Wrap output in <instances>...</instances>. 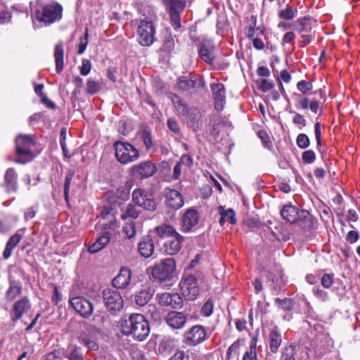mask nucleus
<instances>
[{
  "label": "nucleus",
  "mask_w": 360,
  "mask_h": 360,
  "mask_svg": "<svg viewBox=\"0 0 360 360\" xmlns=\"http://www.w3.org/2000/svg\"><path fill=\"white\" fill-rule=\"evenodd\" d=\"M216 46L211 40L204 39L200 44L198 53L202 60L212 63L215 58Z\"/></svg>",
  "instance_id": "obj_18"
},
{
  "label": "nucleus",
  "mask_w": 360,
  "mask_h": 360,
  "mask_svg": "<svg viewBox=\"0 0 360 360\" xmlns=\"http://www.w3.org/2000/svg\"><path fill=\"white\" fill-rule=\"evenodd\" d=\"M34 142L31 136L18 135L15 139V153L18 158L15 162L25 164L32 161L34 158L31 148Z\"/></svg>",
  "instance_id": "obj_4"
},
{
  "label": "nucleus",
  "mask_w": 360,
  "mask_h": 360,
  "mask_svg": "<svg viewBox=\"0 0 360 360\" xmlns=\"http://www.w3.org/2000/svg\"><path fill=\"white\" fill-rule=\"evenodd\" d=\"M155 27L152 22L141 20L137 30L138 41L143 46H148L154 41Z\"/></svg>",
  "instance_id": "obj_10"
},
{
  "label": "nucleus",
  "mask_w": 360,
  "mask_h": 360,
  "mask_svg": "<svg viewBox=\"0 0 360 360\" xmlns=\"http://www.w3.org/2000/svg\"><path fill=\"white\" fill-rule=\"evenodd\" d=\"M212 212L216 211L217 214L220 216L219 218V224L221 226H223L225 221V208L223 205H219L216 207V209L212 208Z\"/></svg>",
  "instance_id": "obj_60"
},
{
  "label": "nucleus",
  "mask_w": 360,
  "mask_h": 360,
  "mask_svg": "<svg viewBox=\"0 0 360 360\" xmlns=\"http://www.w3.org/2000/svg\"><path fill=\"white\" fill-rule=\"evenodd\" d=\"M213 311V304L212 302L209 300L202 307L201 313L205 316H209Z\"/></svg>",
  "instance_id": "obj_54"
},
{
  "label": "nucleus",
  "mask_w": 360,
  "mask_h": 360,
  "mask_svg": "<svg viewBox=\"0 0 360 360\" xmlns=\"http://www.w3.org/2000/svg\"><path fill=\"white\" fill-rule=\"evenodd\" d=\"M333 274H325L321 279V283L324 288H330L333 283Z\"/></svg>",
  "instance_id": "obj_52"
},
{
  "label": "nucleus",
  "mask_w": 360,
  "mask_h": 360,
  "mask_svg": "<svg viewBox=\"0 0 360 360\" xmlns=\"http://www.w3.org/2000/svg\"><path fill=\"white\" fill-rule=\"evenodd\" d=\"M105 318L103 316L96 314L94 316L93 321L97 326H91L89 330L81 333L78 337V341L80 344L85 346L89 351H97L99 349L98 339L96 336L100 333L99 327H101Z\"/></svg>",
  "instance_id": "obj_3"
},
{
  "label": "nucleus",
  "mask_w": 360,
  "mask_h": 360,
  "mask_svg": "<svg viewBox=\"0 0 360 360\" xmlns=\"http://www.w3.org/2000/svg\"><path fill=\"white\" fill-rule=\"evenodd\" d=\"M184 241V238L180 233H176L165 241L163 244L165 252L168 255L177 254L181 250Z\"/></svg>",
  "instance_id": "obj_19"
},
{
  "label": "nucleus",
  "mask_w": 360,
  "mask_h": 360,
  "mask_svg": "<svg viewBox=\"0 0 360 360\" xmlns=\"http://www.w3.org/2000/svg\"><path fill=\"white\" fill-rule=\"evenodd\" d=\"M257 136L261 140L264 148L271 150L272 148V143L270 140L269 136L264 130H259L257 132Z\"/></svg>",
  "instance_id": "obj_46"
},
{
  "label": "nucleus",
  "mask_w": 360,
  "mask_h": 360,
  "mask_svg": "<svg viewBox=\"0 0 360 360\" xmlns=\"http://www.w3.org/2000/svg\"><path fill=\"white\" fill-rule=\"evenodd\" d=\"M303 354L309 356L308 349L307 347H295L290 345L285 348L282 353L281 360H301L300 357Z\"/></svg>",
  "instance_id": "obj_24"
},
{
  "label": "nucleus",
  "mask_w": 360,
  "mask_h": 360,
  "mask_svg": "<svg viewBox=\"0 0 360 360\" xmlns=\"http://www.w3.org/2000/svg\"><path fill=\"white\" fill-rule=\"evenodd\" d=\"M313 88V85L311 82L306 80H301L297 84V89L302 92L303 94H307Z\"/></svg>",
  "instance_id": "obj_50"
},
{
  "label": "nucleus",
  "mask_w": 360,
  "mask_h": 360,
  "mask_svg": "<svg viewBox=\"0 0 360 360\" xmlns=\"http://www.w3.org/2000/svg\"><path fill=\"white\" fill-rule=\"evenodd\" d=\"M122 333L127 336H132L138 341L144 340L150 333L148 320L141 314H131L122 317L119 321Z\"/></svg>",
  "instance_id": "obj_1"
},
{
  "label": "nucleus",
  "mask_w": 360,
  "mask_h": 360,
  "mask_svg": "<svg viewBox=\"0 0 360 360\" xmlns=\"http://www.w3.org/2000/svg\"><path fill=\"white\" fill-rule=\"evenodd\" d=\"M167 323L175 329L181 328L186 322V316L183 312L171 311L166 317Z\"/></svg>",
  "instance_id": "obj_28"
},
{
  "label": "nucleus",
  "mask_w": 360,
  "mask_h": 360,
  "mask_svg": "<svg viewBox=\"0 0 360 360\" xmlns=\"http://www.w3.org/2000/svg\"><path fill=\"white\" fill-rule=\"evenodd\" d=\"M102 297L105 307L112 314H116L123 308L124 301L117 290L105 289L102 292Z\"/></svg>",
  "instance_id": "obj_8"
},
{
  "label": "nucleus",
  "mask_w": 360,
  "mask_h": 360,
  "mask_svg": "<svg viewBox=\"0 0 360 360\" xmlns=\"http://www.w3.org/2000/svg\"><path fill=\"white\" fill-rule=\"evenodd\" d=\"M131 270L127 267H122L119 274L113 278L112 285L118 289L126 288L131 281Z\"/></svg>",
  "instance_id": "obj_26"
},
{
  "label": "nucleus",
  "mask_w": 360,
  "mask_h": 360,
  "mask_svg": "<svg viewBox=\"0 0 360 360\" xmlns=\"http://www.w3.org/2000/svg\"><path fill=\"white\" fill-rule=\"evenodd\" d=\"M226 221L231 224H236L237 223L236 212L231 208L226 210Z\"/></svg>",
  "instance_id": "obj_63"
},
{
  "label": "nucleus",
  "mask_w": 360,
  "mask_h": 360,
  "mask_svg": "<svg viewBox=\"0 0 360 360\" xmlns=\"http://www.w3.org/2000/svg\"><path fill=\"white\" fill-rule=\"evenodd\" d=\"M172 360H189V355L184 351H177L170 357Z\"/></svg>",
  "instance_id": "obj_64"
},
{
  "label": "nucleus",
  "mask_w": 360,
  "mask_h": 360,
  "mask_svg": "<svg viewBox=\"0 0 360 360\" xmlns=\"http://www.w3.org/2000/svg\"><path fill=\"white\" fill-rule=\"evenodd\" d=\"M206 333L201 326H194L184 333V342L188 345H197L205 340Z\"/></svg>",
  "instance_id": "obj_15"
},
{
  "label": "nucleus",
  "mask_w": 360,
  "mask_h": 360,
  "mask_svg": "<svg viewBox=\"0 0 360 360\" xmlns=\"http://www.w3.org/2000/svg\"><path fill=\"white\" fill-rule=\"evenodd\" d=\"M275 304L278 309H281L284 311H291L294 307L295 302L290 298H276Z\"/></svg>",
  "instance_id": "obj_38"
},
{
  "label": "nucleus",
  "mask_w": 360,
  "mask_h": 360,
  "mask_svg": "<svg viewBox=\"0 0 360 360\" xmlns=\"http://www.w3.org/2000/svg\"><path fill=\"white\" fill-rule=\"evenodd\" d=\"M25 229H18L7 241L6 248L3 252V257L5 259H8L13 250L17 246L25 234Z\"/></svg>",
  "instance_id": "obj_27"
},
{
  "label": "nucleus",
  "mask_w": 360,
  "mask_h": 360,
  "mask_svg": "<svg viewBox=\"0 0 360 360\" xmlns=\"http://www.w3.org/2000/svg\"><path fill=\"white\" fill-rule=\"evenodd\" d=\"M54 58L56 70L58 73H60L63 69L64 63V50L62 43H58L56 45L54 49Z\"/></svg>",
  "instance_id": "obj_36"
},
{
  "label": "nucleus",
  "mask_w": 360,
  "mask_h": 360,
  "mask_svg": "<svg viewBox=\"0 0 360 360\" xmlns=\"http://www.w3.org/2000/svg\"><path fill=\"white\" fill-rule=\"evenodd\" d=\"M202 86L201 79H196L194 76H181L178 79L177 89L181 91H191Z\"/></svg>",
  "instance_id": "obj_23"
},
{
  "label": "nucleus",
  "mask_w": 360,
  "mask_h": 360,
  "mask_svg": "<svg viewBox=\"0 0 360 360\" xmlns=\"http://www.w3.org/2000/svg\"><path fill=\"white\" fill-rule=\"evenodd\" d=\"M211 90L217 110H222L224 105L225 89L223 84L216 83L211 85Z\"/></svg>",
  "instance_id": "obj_25"
},
{
  "label": "nucleus",
  "mask_w": 360,
  "mask_h": 360,
  "mask_svg": "<svg viewBox=\"0 0 360 360\" xmlns=\"http://www.w3.org/2000/svg\"><path fill=\"white\" fill-rule=\"evenodd\" d=\"M199 219V213L195 209H187L181 219V231L184 233L189 232L198 224Z\"/></svg>",
  "instance_id": "obj_16"
},
{
  "label": "nucleus",
  "mask_w": 360,
  "mask_h": 360,
  "mask_svg": "<svg viewBox=\"0 0 360 360\" xmlns=\"http://www.w3.org/2000/svg\"><path fill=\"white\" fill-rule=\"evenodd\" d=\"M309 98L307 97H302L297 101V108L307 110L309 108Z\"/></svg>",
  "instance_id": "obj_62"
},
{
  "label": "nucleus",
  "mask_w": 360,
  "mask_h": 360,
  "mask_svg": "<svg viewBox=\"0 0 360 360\" xmlns=\"http://www.w3.org/2000/svg\"><path fill=\"white\" fill-rule=\"evenodd\" d=\"M313 293L319 300L322 302H326L328 300V292L320 289L319 288H314Z\"/></svg>",
  "instance_id": "obj_55"
},
{
  "label": "nucleus",
  "mask_w": 360,
  "mask_h": 360,
  "mask_svg": "<svg viewBox=\"0 0 360 360\" xmlns=\"http://www.w3.org/2000/svg\"><path fill=\"white\" fill-rule=\"evenodd\" d=\"M133 202L148 211L156 210V203L153 195L142 188H136L132 193Z\"/></svg>",
  "instance_id": "obj_11"
},
{
  "label": "nucleus",
  "mask_w": 360,
  "mask_h": 360,
  "mask_svg": "<svg viewBox=\"0 0 360 360\" xmlns=\"http://www.w3.org/2000/svg\"><path fill=\"white\" fill-rule=\"evenodd\" d=\"M155 247L153 240L150 237L143 238L138 244V251L144 258H149L154 252Z\"/></svg>",
  "instance_id": "obj_29"
},
{
  "label": "nucleus",
  "mask_w": 360,
  "mask_h": 360,
  "mask_svg": "<svg viewBox=\"0 0 360 360\" xmlns=\"http://www.w3.org/2000/svg\"><path fill=\"white\" fill-rule=\"evenodd\" d=\"M91 69V63L88 59H83L82 64L80 68V73L81 75L86 76L87 75Z\"/></svg>",
  "instance_id": "obj_56"
},
{
  "label": "nucleus",
  "mask_w": 360,
  "mask_h": 360,
  "mask_svg": "<svg viewBox=\"0 0 360 360\" xmlns=\"http://www.w3.org/2000/svg\"><path fill=\"white\" fill-rule=\"evenodd\" d=\"M21 290L22 287L20 285H18V283L15 281H11L9 288L7 290L5 295V298L6 301L12 302L13 300H14L16 298V297L21 293Z\"/></svg>",
  "instance_id": "obj_37"
},
{
  "label": "nucleus",
  "mask_w": 360,
  "mask_h": 360,
  "mask_svg": "<svg viewBox=\"0 0 360 360\" xmlns=\"http://www.w3.org/2000/svg\"><path fill=\"white\" fill-rule=\"evenodd\" d=\"M314 134L316 140L317 148L321 146V124L319 122H316L314 125Z\"/></svg>",
  "instance_id": "obj_58"
},
{
  "label": "nucleus",
  "mask_w": 360,
  "mask_h": 360,
  "mask_svg": "<svg viewBox=\"0 0 360 360\" xmlns=\"http://www.w3.org/2000/svg\"><path fill=\"white\" fill-rule=\"evenodd\" d=\"M140 211L136 209V207L129 204L127 207L125 212L122 215L123 219L127 218L136 219L139 217Z\"/></svg>",
  "instance_id": "obj_44"
},
{
  "label": "nucleus",
  "mask_w": 360,
  "mask_h": 360,
  "mask_svg": "<svg viewBox=\"0 0 360 360\" xmlns=\"http://www.w3.org/2000/svg\"><path fill=\"white\" fill-rule=\"evenodd\" d=\"M140 138L142 140L143 145L146 147V149L148 150L153 147V140H152V135L151 131L148 129H144L141 133H140Z\"/></svg>",
  "instance_id": "obj_39"
},
{
  "label": "nucleus",
  "mask_w": 360,
  "mask_h": 360,
  "mask_svg": "<svg viewBox=\"0 0 360 360\" xmlns=\"http://www.w3.org/2000/svg\"><path fill=\"white\" fill-rule=\"evenodd\" d=\"M62 6L58 3H52L43 6L41 10H37L34 18L45 24H51L62 17Z\"/></svg>",
  "instance_id": "obj_6"
},
{
  "label": "nucleus",
  "mask_w": 360,
  "mask_h": 360,
  "mask_svg": "<svg viewBox=\"0 0 360 360\" xmlns=\"http://www.w3.org/2000/svg\"><path fill=\"white\" fill-rule=\"evenodd\" d=\"M164 195L167 206L174 210H179L183 207L184 204V198L178 191L166 188L164 191Z\"/></svg>",
  "instance_id": "obj_20"
},
{
  "label": "nucleus",
  "mask_w": 360,
  "mask_h": 360,
  "mask_svg": "<svg viewBox=\"0 0 360 360\" xmlns=\"http://www.w3.org/2000/svg\"><path fill=\"white\" fill-rule=\"evenodd\" d=\"M295 224H297L303 229L309 230L313 226L312 217L307 210H301Z\"/></svg>",
  "instance_id": "obj_35"
},
{
  "label": "nucleus",
  "mask_w": 360,
  "mask_h": 360,
  "mask_svg": "<svg viewBox=\"0 0 360 360\" xmlns=\"http://www.w3.org/2000/svg\"><path fill=\"white\" fill-rule=\"evenodd\" d=\"M173 103L179 115L186 116L193 122L199 118L198 110L194 107H188L186 103L178 96H175V99H173Z\"/></svg>",
  "instance_id": "obj_13"
},
{
  "label": "nucleus",
  "mask_w": 360,
  "mask_h": 360,
  "mask_svg": "<svg viewBox=\"0 0 360 360\" xmlns=\"http://www.w3.org/2000/svg\"><path fill=\"white\" fill-rule=\"evenodd\" d=\"M302 161L305 164H311L316 159V154L312 150H307L302 153Z\"/></svg>",
  "instance_id": "obj_51"
},
{
  "label": "nucleus",
  "mask_w": 360,
  "mask_h": 360,
  "mask_svg": "<svg viewBox=\"0 0 360 360\" xmlns=\"http://www.w3.org/2000/svg\"><path fill=\"white\" fill-rule=\"evenodd\" d=\"M69 303L75 311L84 319L90 317L93 314V304L84 297L77 296L70 298Z\"/></svg>",
  "instance_id": "obj_12"
},
{
  "label": "nucleus",
  "mask_w": 360,
  "mask_h": 360,
  "mask_svg": "<svg viewBox=\"0 0 360 360\" xmlns=\"http://www.w3.org/2000/svg\"><path fill=\"white\" fill-rule=\"evenodd\" d=\"M167 124L168 128L174 134H178L180 133V127L176 119L173 117L169 118Z\"/></svg>",
  "instance_id": "obj_53"
},
{
  "label": "nucleus",
  "mask_w": 360,
  "mask_h": 360,
  "mask_svg": "<svg viewBox=\"0 0 360 360\" xmlns=\"http://www.w3.org/2000/svg\"><path fill=\"white\" fill-rule=\"evenodd\" d=\"M68 360H86L82 349L79 346H75L67 356Z\"/></svg>",
  "instance_id": "obj_41"
},
{
  "label": "nucleus",
  "mask_w": 360,
  "mask_h": 360,
  "mask_svg": "<svg viewBox=\"0 0 360 360\" xmlns=\"http://www.w3.org/2000/svg\"><path fill=\"white\" fill-rule=\"evenodd\" d=\"M296 142L297 146L302 149L307 148L310 144L309 139L305 134H300L297 137Z\"/></svg>",
  "instance_id": "obj_49"
},
{
  "label": "nucleus",
  "mask_w": 360,
  "mask_h": 360,
  "mask_svg": "<svg viewBox=\"0 0 360 360\" xmlns=\"http://www.w3.org/2000/svg\"><path fill=\"white\" fill-rule=\"evenodd\" d=\"M131 171L135 178L144 179L152 176L157 172V168L150 161H144L134 165Z\"/></svg>",
  "instance_id": "obj_14"
},
{
  "label": "nucleus",
  "mask_w": 360,
  "mask_h": 360,
  "mask_svg": "<svg viewBox=\"0 0 360 360\" xmlns=\"http://www.w3.org/2000/svg\"><path fill=\"white\" fill-rule=\"evenodd\" d=\"M274 87V84L272 81L267 80L266 79H263L261 80L259 84V89L263 92H266Z\"/></svg>",
  "instance_id": "obj_57"
},
{
  "label": "nucleus",
  "mask_w": 360,
  "mask_h": 360,
  "mask_svg": "<svg viewBox=\"0 0 360 360\" xmlns=\"http://www.w3.org/2000/svg\"><path fill=\"white\" fill-rule=\"evenodd\" d=\"M297 10L292 9L290 6H287L285 9L281 10L278 12V17L284 20H292L295 17Z\"/></svg>",
  "instance_id": "obj_45"
},
{
  "label": "nucleus",
  "mask_w": 360,
  "mask_h": 360,
  "mask_svg": "<svg viewBox=\"0 0 360 360\" xmlns=\"http://www.w3.org/2000/svg\"><path fill=\"white\" fill-rule=\"evenodd\" d=\"M110 233L108 231L104 232L102 235L98 237L96 241L91 245L88 251L91 254H95L103 250L110 242Z\"/></svg>",
  "instance_id": "obj_30"
},
{
  "label": "nucleus",
  "mask_w": 360,
  "mask_h": 360,
  "mask_svg": "<svg viewBox=\"0 0 360 360\" xmlns=\"http://www.w3.org/2000/svg\"><path fill=\"white\" fill-rule=\"evenodd\" d=\"M164 3L169 15L171 25L174 30H179L181 27L180 15L186 6V0H164Z\"/></svg>",
  "instance_id": "obj_7"
},
{
  "label": "nucleus",
  "mask_w": 360,
  "mask_h": 360,
  "mask_svg": "<svg viewBox=\"0 0 360 360\" xmlns=\"http://www.w3.org/2000/svg\"><path fill=\"white\" fill-rule=\"evenodd\" d=\"M183 295L188 300H194L199 295L198 280L193 275L184 276L180 283Z\"/></svg>",
  "instance_id": "obj_9"
},
{
  "label": "nucleus",
  "mask_w": 360,
  "mask_h": 360,
  "mask_svg": "<svg viewBox=\"0 0 360 360\" xmlns=\"http://www.w3.org/2000/svg\"><path fill=\"white\" fill-rule=\"evenodd\" d=\"M31 302L27 297H22L16 301L12 307L11 319L17 321L27 314L31 308Z\"/></svg>",
  "instance_id": "obj_21"
},
{
  "label": "nucleus",
  "mask_w": 360,
  "mask_h": 360,
  "mask_svg": "<svg viewBox=\"0 0 360 360\" xmlns=\"http://www.w3.org/2000/svg\"><path fill=\"white\" fill-rule=\"evenodd\" d=\"M255 346L256 338H253L251 340L250 351H248L244 354L243 360H257Z\"/></svg>",
  "instance_id": "obj_43"
},
{
  "label": "nucleus",
  "mask_w": 360,
  "mask_h": 360,
  "mask_svg": "<svg viewBox=\"0 0 360 360\" xmlns=\"http://www.w3.org/2000/svg\"><path fill=\"white\" fill-rule=\"evenodd\" d=\"M282 342L281 334L279 333L278 327L275 326L269 335V349L273 353H276Z\"/></svg>",
  "instance_id": "obj_33"
},
{
  "label": "nucleus",
  "mask_w": 360,
  "mask_h": 360,
  "mask_svg": "<svg viewBox=\"0 0 360 360\" xmlns=\"http://www.w3.org/2000/svg\"><path fill=\"white\" fill-rule=\"evenodd\" d=\"M17 173L13 168H8L6 171L4 181L8 192H15L17 191Z\"/></svg>",
  "instance_id": "obj_31"
},
{
  "label": "nucleus",
  "mask_w": 360,
  "mask_h": 360,
  "mask_svg": "<svg viewBox=\"0 0 360 360\" xmlns=\"http://www.w3.org/2000/svg\"><path fill=\"white\" fill-rule=\"evenodd\" d=\"M309 19L307 18H299L295 22V30L299 33L307 32L311 30V27L308 26Z\"/></svg>",
  "instance_id": "obj_42"
},
{
  "label": "nucleus",
  "mask_w": 360,
  "mask_h": 360,
  "mask_svg": "<svg viewBox=\"0 0 360 360\" xmlns=\"http://www.w3.org/2000/svg\"><path fill=\"white\" fill-rule=\"evenodd\" d=\"M74 172L70 170L68 171L65 177V182H64V198L67 203L69 202V191H70V186L72 182V180L74 176Z\"/></svg>",
  "instance_id": "obj_40"
},
{
  "label": "nucleus",
  "mask_w": 360,
  "mask_h": 360,
  "mask_svg": "<svg viewBox=\"0 0 360 360\" xmlns=\"http://www.w3.org/2000/svg\"><path fill=\"white\" fill-rule=\"evenodd\" d=\"M156 298L160 305L171 307L173 309H179L183 304V300L178 293L164 292L158 294Z\"/></svg>",
  "instance_id": "obj_17"
},
{
  "label": "nucleus",
  "mask_w": 360,
  "mask_h": 360,
  "mask_svg": "<svg viewBox=\"0 0 360 360\" xmlns=\"http://www.w3.org/2000/svg\"><path fill=\"white\" fill-rule=\"evenodd\" d=\"M155 293V289L149 284L141 285V288L134 295V302L141 307L145 306L151 300Z\"/></svg>",
  "instance_id": "obj_22"
},
{
  "label": "nucleus",
  "mask_w": 360,
  "mask_h": 360,
  "mask_svg": "<svg viewBox=\"0 0 360 360\" xmlns=\"http://www.w3.org/2000/svg\"><path fill=\"white\" fill-rule=\"evenodd\" d=\"M88 41H89V33H88V29L86 28L84 37H82L79 39V44L78 50H77V53L79 55L82 54L85 51L87 44H88Z\"/></svg>",
  "instance_id": "obj_47"
},
{
  "label": "nucleus",
  "mask_w": 360,
  "mask_h": 360,
  "mask_svg": "<svg viewBox=\"0 0 360 360\" xmlns=\"http://www.w3.org/2000/svg\"><path fill=\"white\" fill-rule=\"evenodd\" d=\"M117 160L121 164H128L137 160L140 156L139 151L128 142L117 141L113 144Z\"/></svg>",
  "instance_id": "obj_5"
},
{
  "label": "nucleus",
  "mask_w": 360,
  "mask_h": 360,
  "mask_svg": "<svg viewBox=\"0 0 360 360\" xmlns=\"http://www.w3.org/2000/svg\"><path fill=\"white\" fill-rule=\"evenodd\" d=\"M151 274L155 280L165 285H172L177 279L174 259L168 257L161 259L152 267Z\"/></svg>",
  "instance_id": "obj_2"
},
{
  "label": "nucleus",
  "mask_w": 360,
  "mask_h": 360,
  "mask_svg": "<svg viewBox=\"0 0 360 360\" xmlns=\"http://www.w3.org/2000/svg\"><path fill=\"white\" fill-rule=\"evenodd\" d=\"M154 231L160 238L166 240L178 233L175 228L167 224H162L156 226Z\"/></svg>",
  "instance_id": "obj_34"
},
{
  "label": "nucleus",
  "mask_w": 360,
  "mask_h": 360,
  "mask_svg": "<svg viewBox=\"0 0 360 360\" xmlns=\"http://www.w3.org/2000/svg\"><path fill=\"white\" fill-rule=\"evenodd\" d=\"M41 360H62L60 352L55 349L42 356Z\"/></svg>",
  "instance_id": "obj_59"
},
{
  "label": "nucleus",
  "mask_w": 360,
  "mask_h": 360,
  "mask_svg": "<svg viewBox=\"0 0 360 360\" xmlns=\"http://www.w3.org/2000/svg\"><path fill=\"white\" fill-rule=\"evenodd\" d=\"M100 90V84L98 82L89 78L86 82V92L89 94H94Z\"/></svg>",
  "instance_id": "obj_48"
},
{
  "label": "nucleus",
  "mask_w": 360,
  "mask_h": 360,
  "mask_svg": "<svg viewBox=\"0 0 360 360\" xmlns=\"http://www.w3.org/2000/svg\"><path fill=\"white\" fill-rule=\"evenodd\" d=\"M300 210L292 205H288L283 206L281 210V214L283 219L289 221L290 224H295L297 221V217Z\"/></svg>",
  "instance_id": "obj_32"
},
{
  "label": "nucleus",
  "mask_w": 360,
  "mask_h": 360,
  "mask_svg": "<svg viewBox=\"0 0 360 360\" xmlns=\"http://www.w3.org/2000/svg\"><path fill=\"white\" fill-rule=\"evenodd\" d=\"M250 21L251 22L249 25L248 32L247 34L248 38H251L255 36V30L257 25V17L255 15H252L250 17Z\"/></svg>",
  "instance_id": "obj_61"
}]
</instances>
